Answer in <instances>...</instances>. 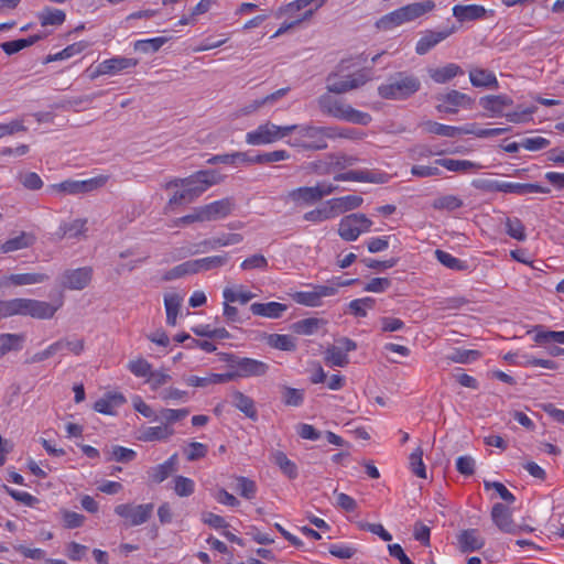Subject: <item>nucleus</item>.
Wrapping results in <instances>:
<instances>
[{
	"label": "nucleus",
	"mask_w": 564,
	"mask_h": 564,
	"mask_svg": "<svg viewBox=\"0 0 564 564\" xmlns=\"http://www.w3.org/2000/svg\"><path fill=\"white\" fill-rule=\"evenodd\" d=\"M421 88L420 79L406 72H399L392 75L386 84L378 87L380 97L390 100H404Z\"/></svg>",
	"instance_id": "nucleus-1"
},
{
	"label": "nucleus",
	"mask_w": 564,
	"mask_h": 564,
	"mask_svg": "<svg viewBox=\"0 0 564 564\" xmlns=\"http://www.w3.org/2000/svg\"><path fill=\"white\" fill-rule=\"evenodd\" d=\"M223 181V176L216 170H202L195 172L188 177L173 178L164 184V188L186 187L191 189L193 200L197 199L204 192L213 185Z\"/></svg>",
	"instance_id": "nucleus-2"
},
{
	"label": "nucleus",
	"mask_w": 564,
	"mask_h": 564,
	"mask_svg": "<svg viewBox=\"0 0 564 564\" xmlns=\"http://www.w3.org/2000/svg\"><path fill=\"white\" fill-rule=\"evenodd\" d=\"M318 106L324 113L340 120L361 126H367L371 122V116L369 113L359 111L328 94L322 95L318 98Z\"/></svg>",
	"instance_id": "nucleus-3"
},
{
	"label": "nucleus",
	"mask_w": 564,
	"mask_h": 564,
	"mask_svg": "<svg viewBox=\"0 0 564 564\" xmlns=\"http://www.w3.org/2000/svg\"><path fill=\"white\" fill-rule=\"evenodd\" d=\"M295 131L299 135L289 144L304 150H324L327 148V139H336L332 127L297 126Z\"/></svg>",
	"instance_id": "nucleus-4"
},
{
	"label": "nucleus",
	"mask_w": 564,
	"mask_h": 564,
	"mask_svg": "<svg viewBox=\"0 0 564 564\" xmlns=\"http://www.w3.org/2000/svg\"><path fill=\"white\" fill-rule=\"evenodd\" d=\"M297 129L296 124L280 127L270 121L260 124L256 130L246 134V142L250 145L273 143L290 135Z\"/></svg>",
	"instance_id": "nucleus-5"
},
{
	"label": "nucleus",
	"mask_w": 564,
	"mask_h": 564,
	"mask_svg": "<svg viewBox=\"0 0 564 564\" xmlns=\"http://www.w3.org/2000/svg\"><path fill=\"white\" fill-rule=\"evenodd\" d=\"M371 226L372 221L365 214H350L339 221L338 235L345 241H355L362 232L369 231Z\"/></svg>",
	"instance_id": "nucleus-6"
},
{
	"label": "nucleus",
	"mask_w": 564,
	"mask_h": 564,
	"mask_svg": "<svg viewBox=\"0 0 564 564\" xmlns=\"http://www.w3.org/2000/svg\"><path fill=\"white\" fill-rule=\"evenodd\" d=\"M337 73H330L326 78V88L328 93L344 94L364 86L370 80V74L366 70H358L347 75L345 79H339Z\"/></svg>",
	"instance_id": "nucleus-7"
},
{
	"label": "nucleus",
	"mask_w": 564,
	"mask_h": 564,
	"mask_svg": "<svg viewBox=\"0 0 564 564\" xmlns=\"http://www.w3.org/2000/svg\"><path fill=\"white\" fill-rule=\"evenodd\" d=\"M108 181V176L100 175L89 180L76 181L66 180L58 184H54L52 188L58 193L66 195H80L94 192L102 187Z\"/></svg>",
	"instance_id": "nucleus-8"
},
{
	"label": "nucleus",
	"mask_w": 564,
	"mask_h": 564,
	"mask_svg": "<svg viewBox=\"0 0 564 564\" xmlns=\"http://www.w3.org/2000/svg\"><path fill=\"white\" fill-rule=\"evenodd\" d=\"M153 509V503H122L115 508V513L124 519L126 524L137 527L145 523L152 517Z\"/></svg>",
	"instance_id": "nucleus-9"
},
{
	"label": "nucleus",
	"mask_w": 564,
	"mask_h": 564,
	"mask_svg": "<svg viewBox=\"0 0 564 564\" xmlns=\"http://www.w3.org/2000/svg\"><path fill=\"white\" fill-rule=\"evenodd\" d=\"M487 191H496L502 193H512L517 195H528V194H547L550 189L546 187H542L539 184L531 183H511V182H485L481 185H477Z\"/></svg>",
	"instance_id": "nucleus-10"
},
{
	"label": "nucleus",
	"mask_w": 564,
	"mask_h": 564,
	"mask_svg": "<svg viewBox=\"0 0 564 564\" xmlns=\"http://www.w3.org/2000/svg\"><path fill=\"white\" fill-rule=\"evenodd\" d=\"M228 362L239 378L262 377L269 370L268 364L248 357L231 356Z\"/></svg>",
	"instance_id": "nucleus-11"
},
{
	"label": "nucleus",
	"mask_w": 564,
	"mask_h": 564,
	"mask_svg": "<svg viewBox=\"0 0 564 564\" xmlns=\"http://www.w3.org/2000/svg\"><path fill=\"white\" fill-rule=\"evenodd\" d=\"M62 301L57 304H51L45 301L33 299H20V308L22 316H30L36 319H50L62 306Z\"/></svg>",
	"instance_id": "nucleus-12"
},
{
	"label": "nucleus",
	"mask_w": 564,
	"mask_h": 564,
	"mask_svg": "<svg viewBox=\"0 0 564 564\" xmlns=\"http://www.w3.org/2000/svg\"><path fill=\"white\" fill-rule=\"evenodd\" d=\"M440 101L436 105V110L444 113H456L458 108H470L474 104V99H471L468 95L460 93L458 90H451L447 94H441L436 97Z\"/></svg>",
	"instance_id": "nucleus-13"
},
{
	"label": "nucleus",
	"mask_w": 564,
	"mask_h": 564,
	"mask_svg": "<svg viewBox=\"0 0 564 564\" xmlns=\"http://www.w3.org/2000/svg\"><path fill=\"white\" fill-rule=\"evenodd\" d=\"M93 269L83 267L78 269L65 270L61 275V286L67 290H83L91 281Z\"/></svg>",
	"instance_id": "nucleus-14"
},
{
	"label": "nucleus",
	"mask_w": 564,
	"mask_h": 564,
	"mask_svg": "<svg viewBox=\"0 0 564 564\" xmlns=\"http://www.w3.org/2000/svg\"><path fill=\"white\" fill-rule=\"evenodd\" d=\"M337 294V288L332 285H315L312 291L296 292L293 299L296 303L310 307L322 304V299Z\"/></svg>",
	"instance_id": "nucleus-15"
},
{
	"label": "nucleus",
	"mask_w": 564,
	"mask_h": 564,
	"mask_svg": "<svg viewBox=\"0 0 564 564\" xmlns=\"http://www.w3.org/2000/svg\"><path fill=\"white\" fill-rule=\"evenodd\" d=\"M235 200L231 197H225L209 204L202 205V213L205 223L217 221L229 216L235 209Z\"/></svg>",
	"instance_id": "nucleus-16"
},
{
	"label": "nucleus",
	"mask_w": 564,
	"mask_h": 564,
	"mask_svg": "<svg viewBox=\"0 0 564 564\" xmlns=\"http://www.w3.org/2000/svg\"><path fill=\"white\" fill-rule=\"evenodd\" d=\"M139 61L137 58L116 56L109 59H105L99 63L91 75V78H96L102 75H116L120 72L135 67Z\"/></svg>",
	"instance_id": "nucleus-17"
},
{
	"label": "nucleus",
	"mask_w": 564,
	"mask_h": 564,
	"mask_svg": "<svg viewBox=\"0 0 564 564\" xmlns=\"http://www.w3.org/2000/svg\"><path fill=\"white\" fill-rule=\"evenodd\" d=\"M390 176L380 171H370V170H359V171H348L345 173H339L334 176L335 182H367L373 184H384L389 181Z\"/></svg>",
	"instance_id": "nucleus-18"
},
{
	"label": "nucleus",
	"mask_w": 564,
	"mask_h": 564,
	"mask_svg": "<svg viewBox=\"0 0 564 564\" xmlns=\"http://www.w3.org/2000/svg\"><path fill=\"white\" fill-rule=\"evenodd\" d=\"M87 218H76L70 221H64L59 225L56 236L59 240L72 239L83 240L87 238L88 227Z\"/></svg>",
	"instance_id": "nucleus-19"
},
{
	"label": "nucleus",
	"mask_w": 564,
	"mask_h": 564,
	"mask_svg": "<svg viewBox=\"0 0 564 564\" xmlns=\"http://www.w3.org/2000/svg\"><path fill=\"white\" fill-rule=\"evenodd\" d=\"M491 520L502 532L512 534L518 532L519 527L512 519L511 510L502 503L498 502L494 505L491 509Z\"/></svg>",
	"instance_id": "nucleus-20"
},
{
	"label": "nucleus",
	"mask_w": 564,
	"mask_h": 564,
	"mask_svg": "<svg viewBox=\"0 0 564 564\" xmlns=\"http://www.w3.org/2000/svg\"><path fill=\"white\" fill-rule=\"evenodd\" d=\"M485 539L477 529H465L457 534V547L462 553H470L481 550Z\"/></svg>",
	"instance_id": "nucleus-21"
},
{
	"label": "nucleus",
	"mask_w": 564,
	"mask_h": 564,
	"mask_svg": "<svg viewBox=\"0 0 564 564\" xmlns=\"http://www.w3.org/2000/svg\"><path fill=\"white\" fill-rule=\"evenodd\" d=\"M281 199L285 204H293L294 206L313 205L317 203L313 186L293 188L282 195Z\"/></svg>",
	"instance_id": "nucleus-22"
},
{
	"label": "nucleus",
	"mask_w": 564,
	"mask_h": 564,
	"mask_svg": "<svg viewBox=\"0 0 564 564\" xmlns=\"http://www.w3.org/2000/svg\"><path fill=\"white\" fill-rule=\"evenodd\" d=\"M177 467V455H172L163 464L153 466L148 469L147 475L148 479L152 484H161L165 479L169 478L174 471H176Z\"/></svg>",
	"instance_id": "nucleus-23"
},
{
	"label": "nucleus",
	"mask_w": 564,
	"mask_h": 564,
	"mask_svg": "<svg viewBox=\"0 0 564 564\" xmlns=\"http://www.w3.org/2000/svg\"><path fill=\"white\" fill-rule=\"evenodd\" d=\"M228 260L229 257L227 253L191 260L193 274L219 269L226 265Z\"/></svg>",
	"instance_id": "nucleus-24"
},
{
	"label": "nucleus",
	"mask_w": 564,
	"mask_h": 564,
	"mask_svg": "<svg viewBox=\"0 0 564 564\" xmlns=\"http://www.w3.org/2000/svg\"><path fill=\"white\" fill-rule=\"evenodd\" d=\"M453 33V29L443 30L438 32L429 31L426 32L416 43L415 51L419 55L426 54L431 48L437 45L440 42L447 39Z\"/></svg>",
	"instance_id": "nucleus-25"
},
{
	"label": "nucleus",
	"mask_w": 564,
	"mask_h": 564,
	"mask_svg": "<svg viewBox=\"0 0 564 564\" xmlns=\"http://www.w3.org/2000/svg\"><path fill=\"white\" fill-rule=\"evenodd\" d=\"M469 80L474 87L497 89L499 87L496 75L485 68L474 67L469 70Z\"/></svg>",
	"instance_id": "nucleus-26"
},
{
	"label": "nucleus",
	"mask_w": 564,
	"mask_h": 564,
	"mask_svg": "<svg viewBox=\"0 0 564 564\" xmlns=\"http://www.w3.org/2000/svg\"><path fill=\"white\" fill-rule=\"evenodd\" d=\"M512 102V99L506 95H490L480 98L481 107L494 116H505V109L510 107Z\"/></svg>",
	"instance_id": "nucleus-27"
},
{
	"label": "nucleus",
	"mask_w": 564,
	"mask_h": 564,
	"mask_svg": "<svg viewBox=\"0 0 564 564\" xmlns=\"http://www.w3.org/2000/svg\"><path fill=\"white\" fill-rule=\"evenodd\" d=\"M334 216H338L349 210H354L361 206L364 199L359 195H347L343 197L332 198L327 200Z\"/></svg>",
	"instance_id": "nucleus-28"
},
{
	"label": "nucleus",
	"mask_w": 564,
	"mask_h": 564,
	"mask_svg": "<svg viewBox=\"0 0 564 564\" xmlns=\"http://www.w3.org/2000/svg\"><path fill=\"white\" fill-rule=\"evenodd\" d=\"M288 310L285 304L279 302L252 303L250 311L253 315L267 318H279Z\"/></svg>",
	"instance_id": "nucleus-29"
},
{
	"label": "nucleus",
	"mask_w": 564,
	"mask_h": 564,
	"mask_svg": "<svg viewBox=\"0 0 564 564\" xmlns=\"http://www.w3.org/2000/svg\"><path fill=\"white\" fill-rule=\"evenodd\" d=\"M172 435H174V429L167 426V424L161 423V425L158 426L144 427L140 432L138 440L142 442L165 441L169 440Z\"/></svg>",
	"instance_id": "nucleus-30"
},
{
	"label": "nucleus",
	"mask_w": 564,
	"mask_h": 564,
	"mask_svg": "<svg viewBox=\"0 0 564 564\" xmlns=\"http://www.w3.org/2000/svg\"><path fill=\"white\" fill-rule=\"evenodd\" d=\"M231 403L235 408L241 411L247 417L256 421L258 419L257 409L254 406V401L242 393L239 390H234L231 392Z\"/></svg>",
	"instance_id": "nucleus-31"
},
{
	"label": "nucleus",
	"mask_w": 564,
	"mask_h": 564,
	"mask_svg": "<svg viewBox=\"0 0 564 564\" xmlns=\"http://www.w3.org/2000/svg\"><path fill=\"white\" fill-rule=\"evenodd\" d=\"M453 15L460 22L481 19L486 15V9L478 4L460 6L453 8Z\"/></svg>",
	"instance_id": "nucleus-32"
},
{
	"label": "nucleus",
	"mask_w": 564,
	"mask_h": 564,
	"mask_svg": "<svg viewBox=\"0 0 564 564\" xmlns=\"http://www.w3.org/2000/svg\"><path fill=\"white\" fill-rule=\"evenodd\" d=\"M126 402L124 397L121 393H110L97 400L94 404V410L101 413L113 415L115 408Z\"/></svg>",
	"instance_id": "nucleus-33"
},
{
	"label": "nucleus",
	"mask_w": 564,
	"mask_h": 564,
	"mask_svg": "<svg viewBox=\"0 0 564 564\" xmlns=\"http://www.w3.org/2000/svg\"><path fill=\"white\" fill-rule=\"evenodd\" d=\"M434 8L435 3L432 0H424L422 2L410 3L400 9L402 11L404 21L410 22L432 11Z\"/></svg>",
	"instance_id": "nucleus-34"
},
{
	"label": "nucleus",
	"mask_w": 564,
	"mask_h": 564,
	"mask_svg": "<svg viewBox=\"0 0 564 564\" xmlns=\"http://www.w3.org/2000/svg\"><path fill=\"white\" fill-rule=\"evenodd\" d=\"M464 74L459 65L449 63L443 67L430 68V77L437 84H444L454 78L457 75Z\"/></svg>",
	"instance_id": "nucleus-35"
},
{
	"label": "nucleus",
	"mask_w": 564,
	"mask_h": 564,
	"mask_svg": "<svg viewBox=\"0 0 564 564\" xmlns=\"http://www.w3.org/2000/svg\"><path fill=\"white\" fill-rule=\"evenodd\" d=\"M436 165L443 166L451 172L466 173L469 171L479 170L481 166L468 160H454V159H437L434 162Z\"/></svg>",
	"instance_id": "nucleus-36"
},
{
	"label": "nucleus",
	"mask_w": 564,
	"mask_h": 564,
	"mask_svg": "<svg viewBox=\"0 0 564 564\" xmlns=\"http://www.w3.org/2000/svg\"><path fill=\"white\" fill-rule=\"evenodd\" d=\"M24 340L23 334H0V359L10 351L20 350Z\"/></svg>",
	"instance_id": "nucleus-37"
},
{
	"label": "nucleus",
	"mask_w": 564,
	"mask_h": 564,
	"mask_svg": "<svg viewBox=\"0 0 564 564\" xmlns=\"http://www.w3.org/2000/svg\"><path fill=\"white\" fill-rule=\"evenodd\" d=\"M182 296L177 293H167L164 295V306L166 311V323L171 326L176 325V318L182 304Z\"/></svg>",
	"instance_id": "nucleus-38"
},
{
	"label": "nucleus",
	"mask_w": 564,
	"mask_h": 564,
	"mask_svg": "<svg viewBox=\"0 0 564 564\" xmlns=\"http://www.w3.org/2000/svg\"><path fill=\"white\" fill-rule=\"evenodd\" d=\"M33 241L34 238L31 235L26 232H21L19 236L8 239L6 242H3L0 246V251L2 253H9L17 250H21L30 247L33 243Z\"/></svg>",
	"instance_id": "nucleus-39"
},
{
	"label": "nucleus",
	"mask_w": 564,
	"mask_h": 564,
	"mask_svg": "<svg viewBox=\"0 0 564 564\" xmlns=\"http://www.w3.org/2000/svg\"><path fill=\"white\" fill-rule=\"evenodd\" d=\"M216 248H219V246H218V242H216V237H215V238H210V239H205L197 245H188L186 247H182L178 249V254H180V257L185 258V257L195 256L200 252L208 251V250H214Z\"/></svg>",
	"instance_id": "nucleus-40"
},
{
	"label": "nucleus",
	"mask_w": 564,
	"mask_h": 564,
	"mask_svg": "<svg viewBox=\"0 0 564 564\" xmlns=\"http://www.w3.org/2000/svg\"><path fill=\"white\" fill-rule=\"evenodd\" d=\"M273 463L279 466L281 471L286 475L290 479H294L297 477V467L295 463L290 460L288 456L281 452L276 451L272 454Z\"/></svg>",
	"instance_id": "nucleus-41"
},
{
	"label": "nucleus",
	"mask_w": 564,
	"mask_h": 564,
	"mask_svg": "<svg viewBox=\"0 0 564 564\" xmlns=\"http://www.w3.org/2000/svg\"><path fill=\"white\" fill-rule=\"evenodd\" d=\"M41 35H31L28 39H19L14 41H8L0 44V47L3 50V52L8 55L15 54L20 52L21 50L29 47L36 43L39 40H41Z\"/></svg>",
	"instance_id": "nucleus-42"
},
{
	"label": "nucleus",
	"mask_w": 564,
	"mask_h": 564,
	"mask_svg": "<svg viewBox=\"0 0 564 564\" xmlns=\"http://www.w3.org/2000/svg\"><path fill=\"white\" fill-rule=\"evenodd\" d=\"M324 324V319L310 317L295 322L292 325V329L294 330V333L300 335H312L316 333L319 329V327Z\"/></svg>",
	"instance_id": "nucleus-43"
},
{
	"label": "nucleus",
	"mask_w": 564,
	"mask_h": 564,
	"mask_svg": "<svg viewBox=\"0 0 564 564\" xmlns=\"http://www.w3.org/2000/svg\"><path fill=\"white\" fill-rule=\"evenodd\" d=\"M335 218L334 213L332 212V208L326 202L323 206L317 207L315 209H312L310 212H306L303 215V219L308 223L313 224H321L328 219Z\"/></svg>",
	"instance_id": "nucleus-44"
},
{
	"label": "nucleus",
	"mask_w": 564,
	"mask_h": 564,
	"mask_svg": "<svg viewBox=\"0 0 564 564\" xmlns=\"http://www.w3.org/2000/svg\"><path fill=\"white\" fill-rule=\"evenodd\" d=\"M39 19L42 26L61 25L65 22L66 14L59 9L45 8L39 13Z\"/></svg>",
	"instance_id": "nucleus-45"
},
{
	"label": "nucleus",
	"mask_w": 564,
	"mask_h": 564,
	"mask_svg": "<svg viewBox=\"0 0 564 564\" xmlns=\"http://www.w3.org/2000/svg\"><path fill=\"white\" fill-rule=\"evenodd\" d=\"M423 128L429 133L442 137L455 138L459 135V130H457V127L446 126L431 120L424 122Z\"/></svg>",
	"instance_id": "nucleus-46"
},
{
	"label": "nucleus",
	"mask_w": 564,
	"mask_h": 564,
	"mask_svg": "<svg viewBox=\"0 0 564 564\" xmlns=\"http://www.w3.org/2000/svg\"><path fill=\"white\" fill-rule=\"evenodd\" d=\"M188 414V409H163L160 411L155 420L171 426L173 423L185 419Z\"/></svg>",
	"instance_id": "nucleus-47"
},
{
	"label": "nucleus",
	"mask_w": 564,
	"mask_h": 564,
	"mask_svg": "<svg viewBox=\"0 0 564 564\" xmlns=\"http://www.w3.org/2000/svg\"><path fill=\"white\" fill-rule=\"evenodd\" d=\"M435 257L444 267L451 270L465 271L468 269V265L465 261L453 257L446 251L437 249L435 250Z\"/></svg>",
	"instance_id": "nucleus-48"
},
{
	"label": "nucleus",
	"mask_w": 564,
	"mask_h": 564,
	"mask_svg": "<svg viewBox=\"0 0 564 564\" xmlns=\"http://www.w3.org/2000/svg\"><path fill=\"white\" fill-rule=\"evenodd\" d=\"M325 361L330 366L345 367L348 365L349 358L340 347L332 345L325 351Z\"/></svg>",
	"instance_id": "nucleus-49"
},
{
	"label": "nucleus",
	"mask_w": 564,
	"mask_h": 564,
	"mask_svg": "<svg viewBox=\"0 0 564 564\" xmlns=\"http://www.w3.org/2000/svg\"><path fill=\"white\" fill-rule=\"evenodd\" d=\"M405 23L401 9H397L382 18H380L376 25L380 30H391L394 26Z\"/></svg>",
	"instance_id": "nucleus-50"
},
{
	"label": "nucleus",
	"mask_w": 564,
	"mask_h": 564,
	"mask_svg": "<svg viewBox=\"0 0 564 564\" xmlns=\"http://www.w3.org/2000/svg\"><path fill=\"white\" fill-rule=\"evenodd\" d=\"M9 280L14 285L39 284L48 280V275L44 273H18L10 275Z\"/></svg>",
	"instance_id": "nucleus-51"
},
{
	"label": "nucleus",
	"mask_w": 564,
	"mask_h": 564,
	"mask_svg": "<svg viewBox=\"0 0 564 564\" xmlns=\"http://www.w3.org/2000/svg\"><path fill=\"white\" fill-rule=\"evenodd\" d=\"M269 346L284 350L293 351L296 348L294 338L291 335L272 334L268 337Z\"/></svg>",
	"instance_id": "nucleus-52"
},
{
	"label": "nucleus",
	"mask_w": 564,
	"mask_h": 564,
	"mask_svg": "<svg viewBox=\"0 0 564 564\" xmlns=\"http://www.w3.org/2000/svg\"><path fill=\"white\" fill-rule=\"evenodd\" d=\"M434 209L438 210H455L463 206V200L455 195H444L433 200Z\"/></svg>",
	"instance_id": "nucleus-53"
},
{
	"label": "nucleus",
	"mask_w": 564,
	"mask_h": 564,
	"mask_svg": "<svg viewBox=\"0 0 564 564\" xmlns=\"http://www.w3.org/2000/svg\"><path fill=\"white\" fill-rule=\"evenodd\" d=\"M376 305V300L372 297H362L354 300L349 303V312L358 317H365L368 310H372Z\"/></svg>",
	"instance_id": "nucleus-54"
},
{
	"label": "nucleus",
	"mask_w": 564,
	"mask_h": 564,
	"mask_svg": "<svg viewBox=\"0 0 564 564\" xmlns=\"http://www.w3.org/2000/svg\"><path fill=\"white\" fill-rule=\"evenodd\" d=\"M166 42V37L139 40L134 43L133 48L134 51L141 53L158 52Z\"/></svg>",
	"instance_id": "nucleus-55"
},
{
	"label": "nucleus",
	"mask_w": 564,
	"mask_h": 564,
	"mask_svg": "<svg viewBox=\"0 0 564 564\" xmlns=\"http://www.w3.org/2000/svg\"><path fill=\"white\" fill-rule=\"evenodd\" d=\"M479 356L480 352L478 350L457 348L448 355L446 359L456 364H469L470 361L478 359Z\"/></svg>",
	"instance_id": "nucleus-56"
},
{
	"label": "nucleus",
	"mask_w": 564,
	"mask_h": 564,
	"mask_svg": "<svg viewBox=\"0 0 564 564\" xmlns=\"http://www.w3.org/2000/svg\"><path fill=\"white\" fill-rule=\"evenodd\" d=\"M193 198L191 196V189L186 187H182L181 191H176L169 199L164 213L173 210L175 206L193 203Z\"/></svg>",
	"instance_id": "nucleus-57"
},
{
	"label": "nucleus",
	"mask_w": 564,
	"mask_h": 564,
	"mask_svg": "<svg viewBox=\"0 0 564 564\" xmlns=\"http://www.w3.org/2000/svg\"><path fill=\"white\" fill-rule=\"evenodd\" d=\"M86 45L83 42L74 43L62 50L61 52L56 54H51L46 57V63L54 62V61H63L70 58L72 56L79 54Z\"/></svg>",
	"instance_id": "nucleus-58"
},
{
	"label": "nucleus",
	"mask_w": 564,
	"mask_h": 564,
	"mask_svg": "<svg viewBox=\"0 0 564 564\" xmlns=\"http://www.w3.org/2000/svg\"><path fill=\"white\" fill-rule=\"evenodd\" d=\"M410 467L413 474L420 478H426L425 465L423 463V449L417 447L409 457Z\"/></svg>",
	"instance_id": "nucleus-59"
},
{
	"label": "nucleus",
	"mask_w": 564,
	"mask_h": 564,
	"mask_svg": "<svg viewBox=\"0 0 564 564\" xmlns=\"http://www.w3.org/2000/svg\"><path fill=\"white\" fill-rule=\"evenodd\" d=\"M195 484L192 479L184 476L174 478V491L178 497H188L194 492Z\"/></svg>",
	"instance_id": "nucleus-60"
},
{
	"label": "nucleus",
	"mask_w": 564,
	"mask_h": 564,
	"mask_svg": "<svg viewBox=\"0 0 564 564\" xmlns=\"http://www.w3.org/2000/svg\"><path fill=\"white\" fill-rule=\"evenodd\" d=\"M128 369L137 377H144L148 379V377L152 372V366L151 364L145 360L144 358H138L135 360H131L128 364Z\"/></svg>",
	"instance_id": "nucleus-61"
},
{
	"label": "nucleus",
	"mask_w": 564,
	"mask_h": 564,
	"mask_svg": "<svg viewBox=\"0 0 564 564\" xmlns=\"http://www.w3.org/2000/svg\"><path fill=\"white\" fill-rule=\"evenodd\" d=\"M237 487L240 496L246 499H252L256 496L257 486L256 482L247 477H237Z\"/></svg>",
	"instance_id": "nucleus-62"
},
{
	"label": "nucleus",
	"mask_w": 564,
	"mask_h": 564,
	"mask_svg": "<svg viewBox=\"0 0 564 564\" xmlns=\"http://www.w3.org/2000/svg\"><path fill=\"white\" fill-rule=\"evenodd\" d=\"M506 228L507 234L513 239L522 241L527 237L524 226L518 218H507Z\"/></svg>",
	"instance_id": "nucleus-63"
},
{
	"label": "nucleus",
	"mask_w": 564,
	"mask_h": 564,
	"mask_svg": "<svg viewBox=\"0 0 564 564\" xmlns=\"http://www.w3.org/2000/svg\"><path fill=\"white\" fill-rule=\"evenodd\" d=\"M282 399L285 405L299 406L304 400L303 391L290 387H283Z\"/></svg>",
	"instance_id": "nucleus-64"
}]
</instances>
